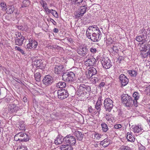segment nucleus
<instances>
[{
    "mask_svg": "<svg viewBox=\"0 0 150 150\" xmlns=\"http://www.w3.org/2000/svg\"><path fill=\"white\" fill-rule=\"evenodd\" d=\"M54 72L56 74H61L64 71L63 65L61 64L56 65L54 67Z\"/></svg>",
    "mask_w": 150,
    "mask_h": 150,
    "instance_id": "f8f14e48",
    "label": "nucleus"
},
{
    "mask_svg": "<svg viewBox=\"0 0 150 150\" xmlns=\"http://www.w3.org/2000/svg\"><path fill=\"white\" fill-rule=\"evenodd\" d=\"M29 42L31 43V44H32V48L34 49H35L36 48L38 45L37 42L30 38L29 39Z\"/></svg>",
    "mask_w": 150,
    "mask_h": 150,
    "instance_id": "bb28decb",
    "label": "nucleus"
},
{
    "mask_svg": "<svg viewBox=\"0 0 150 150\" xmlns=\"http://www.w3.org/2000/svg\"><path fill=\"white\" fill-rule=\"evenodd\" d=\"M52 14L55 17H58L57 13L55 10H53V11H52Z\"/></svg>",
    "mask_w": 150,
    "mask_h": 150,
    "instance_id": "8fccbe9b",
    "label": "nucleus"
},
{
    "mask_svg": "<svg viewBox=\"0 0 150 150\" xmlns=\"http://www.w3.org/2000/svg\"><path fill=\"white\" fill-rule=\"evenodd\" d=\"M15 49L17 50L18 51L21 52L23 54H25L24 51L22 49H21V48L18 46H15Z\"/></svg>",
    "mask_w": 150,
    "mask_h": 150,
    "instance_id": "58836bf2",
    "label": "nucleus"
},
{
    "mask_svg": "<svg viewBox=\"0 0 150 150\" xmlns=\"http://www.w3.org/2000/svg\"><path fill=\"white\" fill-rule=\"evenodd\" d=\"M15 8L13 5L11 6L8 7V9L7 10V12L8 14L12 13L14 11Z\"/></svg>",
    "mask_w": 150,
    "mask_h": 150,
    "instance_id": "f704fd0d",
    "label": "nucleus"
},
{
    "mask_svg": "<svg viewBox=\"0 0 150 150\" xmlns=\"http://www.w3.org/2000/svg\"><path fill=\"white\" fill-rule=\"evenodd\" d=\"M58 97L61 100L67 98L68 96V93L67 90L62 89L58 90L57 91Z\"/></svg>",
    "mask_w": 150,
    "mask_h": 150,
    "instance_id": "6e6552de",
    "label": "nucleus"
},
{
    "mask_svg": "<svg viewBox=\"0 0 150 150\" xmlns=\"http://www.w3.org/2000/svg\"><path fill=\"white\" fill-rule=\"evenodd\" d=\"M34 65L37 67L40 68L42 66L43 62L41 59H37L33 61Z\"/></svg>",
    "mask_w": 150,
    "mask_h": 150,
    "instance_id": "412c9836",
    "label": "nucleus"
},
{
    "mask_svg": "<svg viewBox=\"0 0 150 150\" xmlns=\"http://www.w3.org/2000/svg\"><path fill=\"white\" fill-rule=\"evenodd\" d=\"M75 134L77 138V139L79 140H81L83 139L84 136L83 134L78 131H76Z\"/></svg>",
    "mask_w": 150,
    "mask_h": 150,
    "instance_id": "5701e85b",
    "label": "nucleus"
},
{
    "mask_svg": "<svg viewBox=\"0 0 150 150\" xmlns=\"http://www.w3.org/2000/svg\"><path fill=\"white\" fill-rule=\"evenodd\" d=\"M134 131L135 133H141L142 132L143 129L141 128L140 125L136 126L134 128Z\"/></svg>",
    "mask_w": 150,
    "mask_h": 150,
    "instance_id": "cd10ccee",
    "label": "nucleus"
},
{
    "mask_svg": "<svg viewBox=\"0 0 150 150\" xmlns=\"http://www.w3.org/2000/svg\"><path fill=\"white\" fill-rule=\"evenodd\" d=\"M96 61V60L95 58H92L88 59L85 62L86 64L88 65V66H93L94 65Z\"/></svg>",
    "mask_w": 150,
    "mask_h": 150,
    "instance_id": "aec40b11",
    "label": "nucleus"
},
{
    "mask_svg": "<svg viewBox=\"0 0 150 150\" xmlns=\"http://www.w3.org/2000/svg\"><path fill=\"white\" fill-rule=\"evenodd\" d=\"M29 0H24L22 2V4L21 5V7L24 8L26 7L29 5Z\"/></svg>",
    "mask_w": 150,
    "mask_h": 150,
    "instance_id": "c9c22d12",
    "label": "nucleus"
},
{
    "mask_svg": "<svg viewBox=\"0 0 150 150\" xmlns=\"http://www.w3.org/2000/svg\"><path fill=\"white\" fill-rule=\"evenodd\" d=\"M122 127V125L120 124H118L115 125L114 126V128L115 129H118L121 128Z\"/></svg>",
    "mask_w": 150,
    "mask_h": 150,
    "instance_id": "603ef678",
    "label": "nucleus"
},
{
    "mask_svg": "<svg viewBox=\"0 0 150 150\" xmlns=\"http://www.w3.org/2000/svg\"><path fill=\"white\" fill-rule=\"evenodd\" d=\"M35 79L36 81L39 82L40 80L41 74L39 72H37L35 74Z\"/></svg>",
    "mask_w": 150,
    "mask_h": 150,
    "instance_id": "72a5a7b5",
    "label": "nucleus"
},
{
    "mask_svg": "<svg viewBox=\"0 0 150 150\" xmlns=\"http://www.w3.org/2000/svg\"><path fill=\"white\" fill-rule=\"evenodd\" d=\"M119 79L122 86H125L128 83V79L124 74H121L119 76Z\"/></svg>",
    "mask_w": 150,
    "mask_h": 150,
    "instance_id": "ddd939ff",
    "label": "nucleus"
},
{
    "mask_svg": "<svg viewBox=\"0 0 150 150\" xmlns=\"http://www.w3.org/2000/svg\"><path fill=\"white\" fill-rule=\"evenodd\" d=\"M0 5L2 10L5 11L7 9L6 4L5 3H1Z\"/></svg>",
    "mask_w": 150,
    "mask_h": 150,
    "instance_id": "79ce46f5",
    "label": "nucleus"
},
{
    "mask_svg": "<svg viewBox=\"0 0 150 150\" xmlns=\"http://www.w3.org/2000/svg\"><path fill=\"white\" fill-rule=\"evenodd\" d=\"M139 94L137 92H134L133 95V97L134 98V99L138 100L139 98Z\"/></svg>",
    "mask_w": 150,
    "mask_h": 150,
    "instance_id": "e433bc0d",
    "label": "nucleus"
},
{
    "mask_svg": "<svg viewBox=\"0 0 150 150\" xmlns=\"http://www.w3.org/2000/svg\"><path fill=\"white\" fill-rule=\"evenodd\" d=\"M92 81L94 83H96L99 81V78L93 77L92 78Z\"/></svg>",
    "mask_w": 150,
    "mask_h": 150,
    "instance_id": "ea45409f",
    "label": "nucleus"
},
{
    "mask_svg": "<svg viewBox=\"0 0 150 150\" xmlns=\"http://www.w3.org/2000/svg\"><path fill=\"white\" fill-rule=\"evenodd\" d=\"M14 139L16 141H19L21 142H26L29 139L28 136L26 134L22 132H19L17 134L15 135Z\"/></svg>",
    "mask_w": 150,
    "mask_h": 150,
    "instance_id": "20e7f679",
    "label": "nucleus"
},
{
    "mask_svg": "<svg viewBox=\"0 0 150 150\" xmlns=\"http://www.w3.org/2000/svg\"><path fill=\"white\" fill-rule=\"evenodd\" d=\"M53 31L55 33H57L59 32V30L57 28H54L53 30Z\"/></svg>",
    "mask_w": 150,
    "mask_h": 150,
    "instance_id": "338daca9",
    "label": "nucleus"
},
{
    "mask_svg": "<svg viewBox=\"0 0 150 150\" xmlns=\"http://www.w3.org/2000/svg\"><path fill=\"white\" fill-rule=\"evenodd\" d=\"M145 90L146 91L147 95H150V85L145 87Z\"/></svg>",
    "mask_w": 150,
    "mask_h": 150,
    "instance_id": "49530a36",
    "label": "nucleus"
},
{
    "mask_svg": "<svg viewBox=\"0 0 150 150\" xmlns=\"http://www.w3.org/2000/svg\"><path fill=\"white\" fill-rule=\"evenodd\" d=\"M24 38V37H21L20 38H15L16 45L19 46H22L23 43Z\"/></svg>",
    "mask_w": 150,
    "mask_h": 150,
    "instance_id": "a211bd4d",
    "label": "nucleus"
},
{
    "mask_svg": "<svg viewBox=\"0 0 150 150\" xmlns=\"http://www.w3.org/2000/svg\"><path fill=\"white\" fill-rule=\"evenodd\" d=\"M122 101L127 107H132L133 99L127 94H123L122 96Z\"/></svg>",
    "mask_w": 150,
    "mask_h": 150,
    "instance_id": "7ed1b4c3",
    "label": "nucleus"
},
{
    "mask_svg": "<svg viewBox=\"0 0 150 150\" xmlns=\"http://www.w3.org/2000/svg\"><path fill=\"white\" fill-rule=\"evenodd\" d=\"M150 50H149V51L147 52L146 54H145L144 56L142 55V56L144 57H147L148 55H149L150 56Z\"/></svg>",
    "mask_w": 150,
    "mask_h": 150,
    "instance_id": "052dcab7",
    "label": "nucleus"
},
{
    "mask_svg": "<svg viewBox=\"0 0 150 150\" xmlns=\"http://www.w3.org/2000/svg\"><path fill=\"white\" fill-rule=\"evenodd\" d=\"M101 62L103 67L106 69H109L112 66L110 60L107 57L103 58Z\"/></svg>",
    "mask_w": 150,
    "mask_h": 150,
    "instance_id": "9d476101",
    "label": "nucleus"
},
{
    "mask_svg": "<svg viewBox=\"0 0 150 150\" xmlns=\"http://www.w3.org/2000/svg\"><path fill=\"white\" fill-rule=\"evenodd\" d=\"M95 137L97 139H98L101 137L102 135L101 134H99L97 133L95 134Z\"/></svg>",
    "mask_w": 150,
    "mask_h": 150,
    "instance_id": "5fc2aeb1",
    "label": "nucleus"
},
{
    "mask_svg": "<svg viewBox=\"0 0 150 150\" xmlns=\"http://www.w3.org/2000/svg\"><path fill=\"white\" fill-rule=\"evenodd\" d=\"M88 51V50L86 46L80 47L77 50L78 53L82 56L86 55Z\"/></svg>",
    "mask_w": 150,
    "mask_h": 150,
    "instance_id": "2eb2a0df",
    "label": "nucleus"
},
{
    "mask_svg": "<svg viewBox=\"0 0 150 150\" xmlns=\"http://www.w3.org/2000/svg\"><path fill=\"white\" fill-rule=\"evenodd\" d=\"M15 78V79H13L14 80H15L17 82H18L19 83H22L21 82V81L20 80L16 78Z\"/></svg>",
    "mask_w": 150,
    "mask_h": 150,
    "instance_id": "774afa93",
    "label": "nucleus"
},
{
    "mask_svg": "<svg viewBox=\"0 0 150 150\" xmlns=\"http://www.w3.org/2000/svg\"><path fill=\"white\" fill-rule=\"evenodd\" d=\"M87 9V5L85 4L84 6H80V8L79 9L80 12L81 14L83 15L86 12Z\"/></svg>",
    "mask_w": 150,
    "mask_h": 150,
    "instance_id": "b1692460",
    "label": "nucleus"
},
{
    "mask_svg": "<svg viewBox=\"0 0 150 150\" xmlns=\"http://www.w3.org/2000/svg\"><path fill=\"white\" fill-rule=\"evenodd\" d=\"M105 117L107 120L108 121L110 119H111L110 115H109L106 114Z\"/></svg>",
    "mask_w": 150,
    "mask_h": 150,
    "instance_id": "0e129e2a",
    "label": "nucleus"
},
{
    "mask_svg": "<svg viewBox=\"0 0 150 150\" xmlns=\"http://www.w3.org/2000/svg\"><path fill=\"white\" fill-rule=\"evenodd\" d=\"M112 49L113 50V51L117 53L118 52L119 49L116 46H113L112 48Z\"/></svg>",
    "mask_w": 150,
    "mask_h": 150,
    "instance_id": "de8ad7c7",
    "label": "nucleus"
},
{
    "mask_svg": "<svg viewBox=\"0 0 150 150\" xmlns=\"http://www.w3.org/2000/svg\"><path fill=\"white\" fill-rule=\"evenodd\" d=\"M31 45L32 44H31V43L29 42V43L27 45V48L28 49H31L32 48Z\"/></svg>",
    "mask_w": 150,
    "mask_h": 150,
    "instance_id": "e2e57ef3",
    "label": "nucleus"
},
{
    "mask_svg": "<svg viewBox=\"0 0 150 150\" xmlns=\"http://www.w3.org/2000/svg\"><path fill=\"white\" fill-rule=\"evenodd\" d=\"M17 150H27L26 148L23 146H19L17 149Z\"/></svg>",
    "mask_w": 150,
    "mask_h": 150,
    "instance_id": "13d9d810",
    "label": "nucleus"
},
{
    "mask_svg": "<svg viewBox=\"0 0 150 150\" xmlns=\"http://www.w3.org/2000/svg\"><path fill=\"white\" fill-rule=\"evenodd\" d=\"M101 126L103 132H106L108 130V126L107 124L105 123H102L101 124Z\"/></svg>",
    "mask_w": 150,
    "mask_h": 150,
    "instance_id": "2f4dec72",
    "label": "nucleus"
},
{
    "mask_svg": "<svg viewBox=\"0 0 150 150\" xmlns=\"http://www.w3.org/2000/svg\"><path fill=\"white\" fill-rule=\"evenodd\" d=\"M90 50L92 53H95L96 51V50L95 48L92 47L90 49Z\"/></svg>",
    "mask_w": 150,
    "mask_h": 150,
    "instance_id": "6e6d98bb",
    "label": "nucleus"
},
{
    "mask_svg": "<svg viewBox=\"0 0 150 150\" xmlns=\"http://www.w3.org/2000/svg\"><path fill=\"white\" fill-rule=\"evenodd\" d=\"M150 41H149L147 43L141 46L143 51L145 52L148 50H149L150 48Z\"/></svg>",
    "mask_w": 150,
    "mask_h": 150,
    "instance_id": "6ab92c4d",
    "label": "nucleus"
},
{
    "mask_svg": "<svg viewBox=\"0 0 150 150\" xmlns=\"http://www.w3.org/2000/svg\"><path fill=\"white\" fill-rule=\"evenodd\" d=\"M91 90L90 86L86 84L81 83L78 86L76 93L79 97H83L89 93Z\"/></svg>",
    "mask_w": 150,
    "mask_h": 150,
    "instance_id": "f03ea898",
    "label": "nucleus"
},
{
    "mask_svg": "<svg viewBox=\"0 0 150 150\" xmlns=\"http://www.w3.org/2000/svg\"><path fill=\"white\" fill-rule=\"evenodd\" d=\"M121 150H131L130 148L127 146H122L120 147Z\"/></svg>",
    "mask_w": 150,
    "mask_h": 150,
    "instance_id": "4c0bfd02",
    "label": "nucleus"
},
{
    "mask_svg": "<svg viewBox=\"0 0 150 150\" xmlns=\"http://www.w3.org/2000/svg\"><path fill=\"white\" fill-rule=\"evenodd\" d=\"M145 147L142 145L139 148V150H145Z\"/></svg>",
    "mask_w": 150,
    "mask_h": 150,
    "instance_id": "69168bd1",
    "label": "nucleus"
},
{
    "mask_svg": "<svg viewBox=\"0 0 150 150\" xmlns=\"http://www.w3.org/2000/svg\"><path fill=\"white\" fill-rule=\"evenodd\" d=\"M127 72L131 76H136L137 74L136 71L134 70H129Z\"/></svg>",
    "mask_w": 150,
    "mask_h": 150,
    "instance_id": "7c9ffc66",
    "label": "nucleus"
},
{
    "mask_svg": "<svg viewBox=\"0 0 150 150\" xmlns=\"http://www.w3.org/2000/svg\"><path fill=\"white\" fill-rule=\"evenodd\" d=\"M138 100L134 99L133 100V103L132 104V106L134 105L135 107H137L138 106V103L137 101Z\"/></svg>",
    "mask_w": 150,
    "mask_h": 150,
    "instance_id": "a18cd8bd",
    "label": "nucleus"
},
{
    "mask_svg": "<svg viewBox=\"0 0 150 150\" xmlns=\"http://www.w3.org/2000/svg\"><path fill=\"white\" fill-rule=\"evenodd\" d=\"M76 142L75 137L70 134L67 135L64 137V144L72 146L74 145Z\"/></svg>",
    "mask_w": 150,
    "mask_h": 150,
    "instance_id": "423d86ee",
    "label": "nucleus"
},
{
    "mask_svg": "<svg viewBox=\"0 0 150 150\" xmlns=\"http://www.w3.org/2000/svg\"><path fill=\"white\" fill-rule=\"evenodd\" d=\"M86 35L87 38L93 42H98L101 39L102 33L97 25L89 26L86 30Z\"/></svg>",
    "mask_w": 150,
    "mask_h": 150,
    "instance_id": "f257e3e1",
    "label": "nucleus"
},
{
    "mask_svg": "<svg viewBox=\"0 0 150 150\" xmlns=\"http://www.w3.org/2000/svg\"><path fill=\"white\" fill-rule=\"evenodd\" d=\"M18 127L20 129L22 130H25V125L24 124H20Z\"/></svg>",
    "mask_w": 150,
    "mask_h": 150,
    "instance_id": "37998d69",
    "label": "nucleus"
},
{
    "mask_svg": "<svg viewBox=\"0 0 150 150\" xmlns=\"http://www.w3.org/2000/svg\"><path fill=\"white\" fill-rule=\"evenodd\" d=\"M110 142L108 139H105L100 142V144L102 145L104 147H105L108 146L110 144Z\"/></svg>",
    "mask_w": 150,
    "mask_h": 150,
    "instance_id": "4be33fe9",
    "label": "nucleus"
},
{
    "mask_svg": "<svg viewBox=\"0 0 150 150\" xmlns=\"http://www.w3.org/2000/svg\"><path fill=\"white\" fill-rule=\"evenodd\" d=\"M18 104L15 103L10 104L8 107V110L11 113L16 112L22 108Z\"/></svg>",
    "mask_w": 150,
    "mask_h": 150,
    "instance_id": "1a4fd4ad",
    "label": "nucleus"
},
{
    "mask_svg": "<svg viewBox=\"0 0 150 150\" xmlns=\"http://www.w3.org/2000/svg\"><path fill=\"white\" fill-rule=\"evenodd\" d=\"M127 138L128 140V141L132 142H134L135 140L134 137L129 132H127Z\"/></svg>",
    "mask_w": 150,
    "mask_h": 150,
    "instance_id": "a878e982",
    "label": "nucleus"
},
{
    "mask_svg": "<svg viewBox=\"0 0 150 150\" xmlns=\"http://www.w3.org/2000/svg\"><path fill=\"white\" fill-rule=\"evenodd\" d=\"M53 81V77L49 75L46 76L42 80L43 84L46 86L51 85Z\"/></svg>",
    "mask_w": 150,
    "mask_h": 150,
    "instance_id": "9b49d317",
    "label": "nucleus"
},
{
    "mask_svg": "<svg viewBox=\"0 0 150 150\" xmlns=\"http://www.w3.org/2000/svg\"><path fill=\"white\" fill-rule=\"evenodd\" d=\"M88 110L89 112L91 113H93L94 111L93 110V108H92L91 106H90L88 107Z\"/></svg>",
    "mask_w": 150,
    "mask_h": 150,
    "instance_id": "4d7b16f0",
    "label": "nucleus"
},
{
    "mask_svg": "<svg viewBox=\"0 0 150 150\" xmlns=\"http://www.w3.org/2000/svg\"><path fill=\"white\" fill-rule=\"evenodd\" d=\"M60 149L61 150H72L73 148L71 146L66 144L65 145H62Z\"/></svg>",
    "mask_w": 150,
    "mask_h": 150,
    "instance_id": "393cba45",
    "label": "nucleus"
},
{
    "mask_svg": "<svg viewBox=\"0 0 150 150\" xmlns=\"http://www.w3.org/2000/svg\"><path fill=\"white\" fill-rule=\"evenodd\" d=\"M74 1V3L76 5H81V4L83 2V0H73Z\"/></svg>",
    "mask_w": 150,
    "mask_h": 150,
    "instance_id": "c03bdc74",
    "label": "nucleus"
},
{
    "mask_svg": "<svg viewBox=\"0 0 150 150\" xmlns=\"http://www.w3.org/2000/svg\"><path fill=\"white\" fill-rule=\"evenodd\" d=\"M48 21L51 22L54 25H57L56 22L52 18H49L47 20Z\"/></svg>",
    "mask_w": 150,
    "mask_h": 150,
    "instance_id": "3c124183",
    "label": "nucleus"
},
{
    "mask_svg": "<svg viewBox=\"0 0 150 150\" xmlns=\"http://www.w3.org/2000/svg\"><path fill=\"white\" fill-rule=\"evenodd\" d=\"M101 105L102 104L100 102V100L99 101H98L95 107V108L97 110L98 112H99L101 110L100 108Z\"/></svg>",
    "mask_w": 150,
    "mask_h": 150,
    "instance_id": "c756f323",
    "label": "nucleus"
},
{
    "mask_svg": "<svg viewBox=\"0 0 150 150\" xmlns=\"http://www.w3.org/2000/svg\"><path fill=\"white\" fill-rule=\"evenodd\" d=\"M62 142L64 144V137L62 138V136L58 135L55 139L54 143L56 145L61 144Z\"/></svg>",
    "mask_w": 150,
    "mask_h": 150,
    "instance_id": "f3484780",
    "label": "nucleus"
},
{
    "mask_svg": "<svg viewBox=\"0 0 150 150\" xmlns=\"http://www.w3.org/2000/svg\"><path fill=\"white\" fill-rule=\"evenodd\" d=\"M124 57L122 56H120L118 58V60L121 62V61H123L124 60Z\"/></svg>",
    "mask_w": 150,
    "mask_h": 150,
    "instance_id": "bf43d9fd",
    "label": "nucleus"
},
{
    "mask_svg": "<svg viewBox=\"0 0 150 150\" xmlns=\"http://www.w3.org/2000/svg\"><path fill=\"white\" fill-rule=\"evenodd\" d=\"M104 105L106 110L109 112L111 111L113 106L112 100L109 98H107L104 100Z\"/></svg>",
    "mask_w": 150,
    "mask_h": 150,
    "instance_id": "0eeeda50",
    "label": "nucleus"
},
{
    "mask_svg": "<svg viewBox=\"0 0 150 150\" xmlns=\"http://www.w3.org/2000/svg\"><path fill=\"white\" fill-rule=\"evenodd\" d=\"M49 48L52 50H55L57 49V50H61L62 49V47L57 45H50L49 46Z\"/></svg>",
    "mask_w": 150,
    "mask_h": 150,
    "instance_id": "473e14b6",
    "label": "nucleus"
},
{
    "mask_svg": "<svg viewBox=\"0 0 150 150\" xmlns=\"http://www.w3.org/2000/svg\"><path fill=\"white\" fill-rule=\"evenodd\" d=\"M16 37L15 38H20L21 37H24L23 36L21 35V33L18 32H16L15 33Z\"/></svg>",
    "mask_w": 150,
    "mask_h": 150,
    "instance_id": "a19ab883",
    "label": "nucleus"
},
{
    "mask_svg": "<svg viewBox=\"0 0 150 150\" xmlns=\"http://www.w3.org/2000/svg\"><path fill=\"white\" fill-rule=\"evenodd\" d=\"M62 80L67 82H72L74 81L75 74L73 72L64 73L62 76Z\"/></svg>",
    "mask_w": 150,
    "mask_h": 150,
    "instance_id": "39448f33",
    "label": "nucleus"
},
{
    "mask_svg": "<svg viewBox=\"0 0 150 150\" xmlns=\"http://www.w3.org/2000/svg\"><path fill=\"white\" fill-rule=\"evenodd\" d=\"M147 33V31L145 29H142L140 33V34H142V35L136 36L135 38L137 42H140L141 40L145 38V36H146Z\"/></svg>",
    "mask_w": 150,
    "mask_h": 150,
    "instance_id": "4468645a",
    "label": "nucleus"
},
{
    "mask_svg": "<svg viewBox=\"0 0 150 150\" xmlns=\"http://www.w3.org/2000/svg\"><path fill=\"white\" fill-rule=\"evenodd\" d=\"M147 41V37L146 36L145 38H144V39H142V40L140 42H141V46L143 45V44L146 42Z\"/></svg>",
    "mask_w": 150,
    "mask_h": 150,
    "instance_id": "09e8293b",
    "label": "nucleus"
},
{
    "mask_svg": "<svg viewBox=\"0 0 150 150\" xmlns=\"http://www.w3.org/2000/svg\"><path fill=\"white\" fill-rule=\"evenodd\" d=\"M83 15L79 12L78 14L75 16V18L77 19L79 18L80 17L82 16Z\"/></svg>",
    "mask_w": 150,
    "mask_h": 150,
    "instance_id": "864d4df0",
    "label": "nucleus"
},
{
    "mask_svg": "<svg viewBox=\"0 0 150 150\" xmlns=\"http://www.w3.org/2000/svg\"><path fill=\"white\" fill-rule=\"evenodd\" d=\"M97 71L95 68L94 67L90 68L88 69V73L86 74L87 77L88 79L90 78L96 74Z\"/></svg>",
    "mask_w": 150,
    "mask_h": 150,
    "instance_id": "dca6fc26",
    "label": "nucleus"
},
{
    "mask_svg": "<svg viewBox=\"0 0 150 150\" xmlns=\"http://www.w3.org/2000/svg\"><path fill=\"white\" fill-rule=\"evenodd\" d=\"M66 86V83L63 82H59L56 84V86L58 88H64Z\"/></svg>",
    "mask_w": 150,
    "mask_h": 150,
    "instance_id": "c85d7f7f",
    "label": "nucleus"
},
{
    "mask_svg": "<svg viewBox=\"0 0 150 150\" xmlns=\"http://www.w3.org/2000/svg\"><path fill=\"white\" fill-rule=\"evenodd\" d=\"M105 85V83L104 82H101L99 85V86L100 87V88H101L102 87H103Z\"/></svg>",
    "mask_w": 150,
    "mask_h": 150,
    "instance_id": "680f3d73",
    "label": "nucleus"
}]
</instances>
